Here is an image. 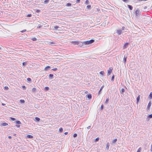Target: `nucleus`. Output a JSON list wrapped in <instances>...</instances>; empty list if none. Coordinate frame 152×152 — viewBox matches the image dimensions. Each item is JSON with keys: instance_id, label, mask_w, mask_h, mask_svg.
<instances>
[{"instance_id": "1", "label": "nucleus", "mask_w": 152, "mask_h": 152, "mask_svg": "<svg viewBox=\"0 0 152 152\" xmlns=\"http://www.w3.org/2000/svg\"><path fill=\"white\" fill-rule=\"evenodd\" d=\"M70 42L74 45H78L80 47H82L83 45L82 42L79 41H71Z\"/></svg>"}, {"instance_id": "2", "label": "nucleus", "mask_w": 152, "mask_h": 152, "mask_svg": "<svg viewBox=\"0 0 152 152\" xmlns=\"http://www.w3.org/2000/svg\"><path fill=\"white\" fill-rule=\"evenodd\" d=\"M94 42V39H91L89 40L85 41L83 42H82V43H83V45L84 44L85 45H88L92 44V43H93Z\"/></svg>"}, {"instance_id": "3", "label": "nucleus", "mask_w": 152, "mask_h": 152, "mask_svg": "<svg viewBox=\"0 0 152 152\" xmlns=\"http://www.w3.org/2000/svg\"><path fill=\"white\" fill-rule=\"evenodd\" d=\"M113 69V68L112 67H110L109 69L107 70V75L109 76L111 74L112 70Z\"/></svg>"}, {"instance_id": "4", "label": "nucleus", "mask_w": 152, "mask_h": 152, "mask_svg": "<svg viewBox=\"0 0 152 152\" xmlns=\"http://www.w3.org/2000/svg\"><path fill=\"white\" fill-rule=\"evenodd\" d=\"M136 15L137 16L140 15V10L137 9L136 10L135 12Z\"/></svg>"}, {"instance_id": "5", "label": "nucleus", "mask_w": 152, "mask_h": 152, "mask_svg": "<svg viewBox=\"0 0 152 152\" xmlns=\"http://www.w3.org/2000/svg\"><path fill=\"white\" fill-rule=\"evenodd\" d=\"M151 101H150L149 102V103L147 107V110H149L150 109V107H151Z\"/></svg>"}, {"instance_id": "6", "label": "nucleus", "mask_w": 152, "mask_h": 152, "mask_svg": "<svg viewBox=\"0 0 152 152\" xmlns=\"http://www.w3.org/2000/svg\"><path fill=\"white\" fill-rule=\"evenodd\" d=\"M127 58V56H126L125 55L124 56V57L123 58V62L125 64L126 63V61Z\"/></svg>"}, {"instance_id": "7", "label": "nucleus", "mask_w": 152, "mask_h": 152, "mask_svg": "<svg viewBox=\"0 0 152 152\" xmlns=\"http://www.w3.org/2000/svg\"><path fill=\"white\" fill-rule=\"evenodd\" d=\"M44 24L43 23L39 24L38 26H37V28H42V27L43 26Z\"/></svg>"}, {"instance_id": "8", "label": "nucleus", "mask_w": 152, "mask_h": 152, "mask_svg": "<svg viewBox=\"0 0 152 152\" xmlns=\"http://www.w3.org/2000/svg\"><path fill=\"white\" fill-rule=\"evenodd\" d=\"M129 45V43H126L124 45L123 48L124 49L126 48L127 47V46Z\"/></svg>"}, {"instance_id": "9", "label": "nucleus", "mask_w": 152, "mask_h": 152, "mask_svg": "<svg viewBox=\"0 0 152 152\" xmlns=\"http://www.w3.org/2000/svg\"><path fill=\"white\" fill-rule=\"evenodd\" d=\"M140 95H139L137 97L136 99L137 103L138 104V103L139 102L140 100Z\"/></svg>"}, {"instance_id": "10", "label": "nucleus", "mask_w": 152, "mask_h": 152, "mask_svg": "<svg viewBox=\"0 0 152 152\" xmlns=\"http://www.w3.org/2000/svg\"><path fill=\"white\" fill-rule=\"evenodd\" d=\"M86 96L87 98L89 99H90L91 98L92 96L90 94H89L86 95Z\"/></svg>"}, {"instance_id": "11", "label": "nucleus", "mask_w": 152, "mask_h": 152, "mask_svg": "<svg viewBox=\"0 0 152 152\" xmlns=\"http://www.w3.org/2000/svg\"><path fill=\"white\" fill-rule=\"evenodd\" d=\"M33 137V136L31 135L28 134L26 136V138L31 139Z\"/></svg>"}, {"instance_id": "12", "label": "nucleus", "mask_w": 152, "mask_h": 152, "mask_svg": "<svg viewBox=\"0 0 152 152\" xmlns=\"http://www.w3.org/2000/svg\"><path fill=\"white\" fill-rule=\"evenodd\" d=\"M49 78L50 79H52L53 78V75L52 74H50L49 75Z\"/></svg>"}, {"instance_id": "13", "label": "nucleus", "mask_w": 152, "mask_h": 152, "mask_svg": "<svg viewBox=\"0 0 152 152\" xmlns=\"http://www.w3.org/2000/svg\"><path fill=\"white\" fill-rule=\"evenodd\" d=\"M50 68L51 67H50V66H47L44 69L45 70H46V71L48 70H49Z\"/></svg>"}, {"instance_id": "14", "label": "nucleus", "mask_w": 152, "mask_h": 152, "mask_svg": "<svg viewBox=\"0 0 152 152\" xmlns=\"http://www.w3.org/2000/svg\"><path fill=\"white\" fill-rule=\"evenodd\" d=\"M128 7L131 10H132L133 9V7L132 6L130 5H127Z\"/></svg>"}, {"instance_id": "15", "label": "nucleus", "mask_w": 152, "mask_h": 152, "mask_svg": "<svg viewBox=\"0 0 152 152\" xmlns=\"http://www.w3.org/2000/svg\"><path fill=\"white\" fill-rule=\"evenodd\" d=\"M32 91L34 93H36L37 91V89L36 88H33L32 89Z\"/></svg>"}, {"instance_id": "16", "label": "nucleus", "mask_w": 152, "mask_h": 152, "mask_svg": "<svg viewBox=\"0 0 152 152\" xmlns=\"http://www.w3.org/2000/svg\"><path fill=\"white\" fill-rule=\"evenodd\" d=\"M8 125V124L7 123H3L1 124V126H6Z\"/></svg>"}, {"instance_id": "17", "label": "nucleus", "mask_w": 152, "mask_h": 152, "mask_svg": "<svg viewBox=\"0 0 152 152\" xmlns=\"http://www.w3.org/2000/svg\"><path fill=\"white\" fill-rule=\"evenodd\" d=\"M110 146V144L109 142H107L106 144V148L108 150L109 149V147Z\"/></svg>"}, {"instance_id": "18", "label": "nucleus", "mask_w": 152, "mask_h": 152, "mask_svg": "<svg viewBox=\"0 0 152 152\" xmlns=\"http://www.w3.org/2000/svg\"><path fill=\"white\" fill-rule=\"evenodd\" d=\"M117 33L118 35H120L122 33V31L121 30H118L117 31Z\"/></svg>"}, {"instance_id": "19", "label": "nucleus", "mask_w": 152, "mask_h": 152, "mask_svg": "<svg viewBox=\"0 0 152 152\" xmlns=\"http://www.w3.org/2000/svg\"><path fill=\"white\" fill-rule=\"evenodd\" d=\"M104 87V86H102L101 87V88L99 92V93H98V94L99 95L101 93V91L102 90V89Z\"/></svg>"}, {"instance_id": "20", "label": "nucleus", "mask_w": 152, "mask_h": 152, "mask_svg": "<svg viewBox=\"0 0 152 152\" xmlns=\"http://www.w3.org/2000/svg\"><path fill=\"white\" fill-rule=\"evenodd\" d=\"M15 123L18 124H21V122L19 121H16L15 122Z\"/></svg>"}, {"instance_id": "21", "label": "nucleus", "mask_w": 152, "mask_h": 152, "mask_svg": "<svg viewBox=\"0 0 152 152\" xmlns=\"http://www.w3.org/2000/svg\"><path fill=\"white\" fill-rule=\"evenodd\" d=\"M35 120L37 122L39 121L40 120V118L38 117H35Z\"/></svg>"}, {"instance_id": "22", "label": "nucleus", "mask_w": 152, "mask_h": 152, "mask_svg": "<svg viewBox=\"0 0 152 152\" xmlns=\"http://www.w3.org/2000/svg\"><path fill=\"white\" fill-rule=\"evenodd\" d=\"M109 99L108 98H107L106 99V101H105L104 103L105 104H108V102L109 101Z\"/></svg>"}, {"instance_id": "23", "label": "nucleus", "mask_w": 152, "mask_h": 152, "mask_svg": "<svg viewBox=\"0 0 152 152\" xmlns=\"http://www.w3.org/2000/svg\"><path fill=\"white\" fill-rule=\"evenodd\" d=\"M34 107L36 108H38L39 107V105L38 104H35L34 105Z\"/></svg>"}, {"instance_id": "24", "label": "nucleus", "mask_w": 152, "mask_h": 152, "mask_svg": "<svg viewBox=\"0 0 152 152\" xmlns=\"http://www.w3.org/2000/svg\"><path fill=\"white\" fill-rule=\"evenodd\" d=\"M49 88L48 87H45L44 88V90L45 91H47L49 90Z\"/></svg>"}, {"instance_id": "25", "label": "nucleus", "mask_w": 152, "mask_h": 152, "mask_svg": "<svg viewBox=\"0 0 152 152\" xmlns=\"http://www.w3.org/2000/svg\"><path fill=\"white\" fill-rule=\"evenodd\" d=\"M71 6L72 4L70 3H67L66 5V7H71Z\"/></svg>"}, {"instance_id": "26", "label": "nucleus", "mask_w": 152, "mask_h": 152, "mask_svg": "<svg viewBox=\"0 0 152 152\" xmlns=\"http://www.w3.org/2000/svg\"><path fill=\"white\" fill-rule=\"evenodd\" d=\"M59 28V27L58 26H55L54 27L53 29H54V30H57V29H58Z\"/></svg>"}, {"instance_id": "27", "label": "nucleus", "mask_w": 152, "mask_h": 152, "mask_svg": "<svg viewBox=\"0 0 152 152\" xmlns=\"http://www.w3.org/2000/svg\"><path fill=\"white\" fill-rule=\"evenodd\" d=\"M148 98L150 99H152V92L150 93L149 96Z\"/></svg>"}, {"instance_id": "28", "label": "nucleus", "mask_w": 152, "mask_h": 152, "mask_svg": "<svg viewBox=\"0 0 152 152\" xmlns=\"http://www.w3.org/2000/svg\"><path fill=\"white\" fill-rule=\"evenodd\" d=\"M49 0H45L44 2V3L45 4H47L49 3Z\"/></svg>"}, {"instance_id": "29", "label": "nucleus", "mask_w": 152, "mask_h": 152, "mask_svg": "<svg viewBox=\"0 0 152 152\" xmlns=\"http://www.w3.org/2000/svg\"><path fill=\"white\" fill-rule=\"evenodd\" d=\"M117 139L116 138L114 140H113L112 141V142L113 143H116V142H117Z\"/></svg>"}, {"instance_id": "30", "label": "nucleus", "mask_w": 152, "mask_h": 152, "mask_svg": "<svg viewBox=\"0 0 152 152\" xmlns=\"http://www.w3.org/2000/svg\"><path fill=\"white\" fill-rule=\"evenodd\" d=\"M27 80V82L29 83H30L31 81V79L30 78H28Z\"/></svg>"}, {"instance_id": "31", "label": "nucleus", "mask_w": 152, "mask_h": 152, "mask_svg": "<svg viewBox=\"0 0 152 152\" xmlns=\"http://www.w3.org/2000/svg\"><path fill=\"white\" fill-rule=\"evenodd\" d=\"M124 91H125V89L124 88H122L121 89V94H123V93Z\"/></svg>"}, {"instance_id": "32", "label": "nucleus", "mask_w": 152, "mask_h": 152, "mask_svg": "<svg viewBox=\"0 0 152 152\" xmlns=\"http://www.w3.org/2000/svg\"><path fill=\"white\" fill-rule=\"evenodd\" d=\"M86 8L88 9H91V5H88L87 6Z\"/></svg>"}, {"instance_id": "33", "label": "nucleus", "mask_w": 152, "mask_h": 152, "mask_svg": "<svg viewBox=\"0 0 152 152\" xmlns=\"http://www.w3.org/2000/svg\"><path fill=\"white\" fill-rule=\"evenodd\" d=\"M115 76L113 75L112 77L111 80L112 81H113L114 79Z\"/></svg>"}, {"instance_id": "34", "label": "nucleus", "mask_w": 152, "mask_h": 152, "mask_svg": "<svg viewBox=\"0 0 152 152\" xmlns=\"http://www.w3.org/2000/svg\"><path fill=\"white\" fill-rule=\"evenodd\" d=\"M99 73L102 75H104V72L103 71H101Z\"/></svg>"}, {"instance_id": "35", "label": "nucleus", "mask_w": 152, "mask_h": 152, "mask_svg": "<svg viewBox=\"0 0 152 152\" xmlns=\"http://www.w3.org/2000/svg\"><path fill=\"white\" fill-rule=\"evenodd\" d=\"M63 129L62 127H61L59 129V132L60 133H61L63 132Z\"/></svg>"}, {"instance_id": "36", "label": "nucleus", "mask_w": 152, "mask_h": 152, "mask_svg": "<svg viewBox=\"0 0 152 152\" xmlns=\"http://www.w3.org/2000/svg\"><path fill=\"white\" fill-rule=\"evenodd\" d=\"M20 102L21 103H25V101L23 99H20Z\"/></svg>"}, {"instance_id": "37", "label": "nucleus", "mask_w": 152, "mask_h": 152, "mask_svg": "<svg viewBox=\"0 0 152 152\" xmlns=\"http://www.w3.org/2000/svg\"><path fill=\"white\" fill-rule=\"evenodd\" d=\"M31 39L33 41H36L37 40V38L35 37L32 38Z\"/></svg>"}, {"instance_id": "38", "label": "nucleus", "mask_w": 152, "mask_h": 152, "mask_svg": "<svg viewBox=\"0 0 152 152\" xmlns=\"http://www.w3.org/2000/svg\"><path fill=\"white\" fill-rule=\"evenodd\" d=\"M23 65L24 66H26L27 65V63L26 62H23L22 63Z\"/></svg>"}, {"instance_id": "39", "label": "nucleus", "mask_w": 152, "mask_h": 152, "mask_svg": "<svg viewBox=\"0 0 152 152\" xmlns=\"http://www.w3.org/2000/svg\"><path fill=\"white\" fill-rule=\"evenodd\" d=\"M85 4H89V2L88 0H86L85 2Z\"/></svg>"}, {"instance_id": "40", "label": "nucleus", "mask_w": 152, "mask_h": 152, "mask_svg": "<svg viewBox=\"0 0 152 152\" xmlns=\"http://www.w3.org/2000/svg\"><path fill=\"white\" fill-rule=\"evenodd\" d=\"M148 118H152V113L151 114L149 115H148Z\"/></svg>"}, {"instance_id": "41", "label": "nucleus", "mask_w": 152, "mask_h": 152, "mask_svg": "<svg viewBox=\"0 0 152 152\" xmlns=\"http://www.w3.org/2000/svg\"><path fill=\"white\" fill-rule=\"evenodd\" d=\"M22 87L23 89V90H25L26 89V87L25 86H22Z\"/></svg>"}, {"instance_id": "42", "label": "nucleus", "mask_w": 152, "mask_h": 152, "mask_svg": "<svg viewBox=\"0 0 152 152\" xmlns=\"http://www.w3.org/2000/svg\"><path fill=\"white\" fill-rule=\"evenodd\" d=\"M104 108V105L103 104H102L101 106L100 109L101 110H103Z\"/></svg>"}, {"instance_id": "43", "label": "nucleus", "mask_w": 152, "mask_h": 152, "mask_svg": "<svg viewBox=\"0 0 152 152\" xmlns=\"http://www.w3.org/2000/svg\"><path fill=\"white\" fill-rule=\"evenodd\" d=\"M4 90H7L9 89V88L7 86H5L4 87Z\"/></svg>"}, {"instance_id": "44", "label": "nucleus", "mask_w": 152, "mask_h": 152, "mask_svg": "<svg viewBox=\"0 0 152 152\" xmlns=\"http://www.w3.org/2000/svg\"><path fill=\"white\" fill-rule=\"evenodd\" d=\"M10 119L12 121H14L15 120V118H12V117H10Z\"/></svg>"}, {"instance_id": "45", "label": "nucleus", "mask_w": 152, "mask_h": 152, "mask_svg": "<svg viewBox=\"0 0 152 152\" xmlns=\"http://www.w3.org/2000/svg\"><path fill=\"white\" fill-rule=\"evenodd\" d=\"M32 15L31 14H28L27 15V17H31V16Z\"/></svg>"}, {"instance_id": "46", "label": "nucleus", "mask_w": 152, "mask_h": 152, "mask_svg": "<svg viewBox=\"0 0 152 152\" xmlns=\"http://www.w3.org/2000/svg\"><path fill=\"white\" fill-rule=\"evenodd\" d=\"M77 134H76V133H75L73 135V137H77Z\"/></svg>"}, {"instance_id": "47", "label": "nucleus", "mask_w": 152, "mask_h": 152, "mask_svg": "<svg viewBox=\"0 0 152 152\" xmlns=\"http://www.w3.org/2000/svg\"><path fill=\"white\" fill-rule=\"evenodd\" d=\"M99 137H97L95 139V141L96 142H97L99 140Z\"/></svg>"}, {"instance_id": "48", "label": "nucleus", "mask_w": 152, "mask_h": 152, "mask_svg": "<svg viewBox=\"0 0 152 152\" xmlns=\"http://www.w3.org/2000/svg\"><path fill=\"white\" fill-rule=\"evenodd\" d=\"M80 0H76V3H79L80 2Z\"/></svg>"}, {"instance_id": "49", "label": "nucleus", "mask_w": 152, "mask_h": 152, "mask_svg": "<svg viewBox=\"0 0 152 152\" xmlns=\"http://www.w3.org/2000/svg\"><path fill=\"white\" fill-rule=\"evenodd\" d=\"M57 69L56 68L53 69H52V70L55 71Z\"/></svg>"}, {"instance_id": "50", "label": "nucleus", "mask_w": 152, "mask_h": 152, "mask_svg": "<svg viewBox=\"0 0 152 152\" xmlns=\"http://www.w3.org/2000/svg\"><path fill=\"white\" fill-rule=\"evenodd\" d=\"M50 44H54L55 43L51 41L50 42Z\"/></svg>"}, {"instance_id": "51", "label": "nucleus", "mask_w": 152, "mask_h": 152, "mask_svg": "<svg viewBox=\"0 0 152 152\" xmlns=\"http://www.w3.org/2000/svg\"><path fill=\"white\" fill-rule=\"evenodd\" d=\"M26 31V29H24V30H23L22 31H21L20 32L22 33H23V32H24L25 31Z\"/></svg>"}, {"instance_id": "52", "label": "nucleus", "mask_w": 152, "mask_h": 152, "mask_svg": "<svg viewBox=\"0 0 152 152\" xmlns=\"http://www.w3.org/2000/svg\"><path fill=\"white\" fill-rule=\"evenodd\" d=\"M122 0L124 2L127 3L128 0Z\"/></svg>"}, {"instance_id": "53", "label": "nucleus", "mask_w": 152, "mask_h": 152, "mask_svg": "<svg viewBox=\"0 0 152 152\" xmlns=\"http://www.w3.org/2000/svg\"><path fill=\"white\" fill-rule=\"evenodd\" d=\"M16 126L17 127H18V128H19V127H20V125H19V124H17V125H16Z\"/></svg>"}, {"instance_id": "54", "label": "nucleus", "mask_w": 152, "mask_h": 152, "mask_svg": "<svg viewBox=\"0 0 152 152\" xmlns=\"http://www.w3.org/2000/svg\"><path fill=\"white\" fill-rule=\"evenodd\" d=\"M141 148H139V149L137 151V152H140V149Z\"/></svg>"}, {"instance_id": "55", "label": "nucleus", "mask_w": 152, "mask_h": 152, "mask_svg": "<svg viewBox=\"0 0 152 152\" xmlns=\"http://www.w3.org/2000/svg\"><path fill=\"white\" fill-rule=\"evenodd\" d=\"M40 12V10H37L36 11V12Z\"/></svg>"}, {"instance_id": "56", "label": "nucleus", "mask_w": 152, "mask_h": 152, "mask_svg": "<svg viewBox=\"0 0 152 152\" xmlns=\"http://www.w3.org/2000/svg\"><path fill=\"white\" fill-rule=\"evenodd\" d=\"M64 134L65 135H66L68 134V132H65Z\"/></svg>"}, {"instance_id": "57", "label": "nucleus", "mask_w": 152, "mask_h": 152, "mask_svg": "<svg viewBox=\"0 0 152 152\" xmlns=\"http://www.w3.org/2000/svg\"><path fill=\"white\" fill-rule=\"evenodd\" d=\"M147 6H145L144 7V9H147Z\"/></svg>"}, {"instance_id": "58", "label": "nucleus", "mask_w": 152, "mask_h": 152, "mask_svg": "<svg viewBox=\"0 0 152 152\" xmlns=\"http://www.w3.org/2000/svg\"><path fill=\"white\" fill-rule=\"evenodd\" d=\"M8 138L9 139H11L12 138V137L11 136H8Z\"/></svg>"}, {"instance_id": "59", "label": "nucleus", "mask_w": 152, "mask_h": 152, "mask_svg": "<svg viewBox=\"0 0 152 152\" xmlns=\"http://www.w3.org/2000/svg\"><path fill=\"white\" fill-rule=\"evenodd\" d=\"M91 126H88V127H87V129H90V128H91Z\"/></svg>"}, {"instance_id": "60", "label": "nucleus", "mask_w": 152, "mask_h": 152, "mask_svg": "<svg viewBox=\"0 0 152 152\" xmlns=\"http://www.w3.org/2000/svg\"><path fill=\"white\" fill-rule=\"evenodd\" d=\"M151 151H152V145H151Z\"/></svg>"}, {"instance_id": "61", "label": "nucleus", "mask_w": 152, "mask_h": 152, "mask_svg": "<svg viewBox=\"0 0 152 152\" xmlns=\"http://www.w3.org/2000/svg\"><path fill=\"white\" fill-rule=\"evenodd\" d=\"M2 105H3V106H4L5 105V104H4V103H2Z\"/></svg>"}, {"instance_id": "62", "label": "nucleus", "mask_w": 152, "mask_h": 152, "mask_svg": "<svg viewBox=\"0 0 152 152\" xmlns=\"http://www.w3.org/2000/svg\"><path fill=\"white\" fill-rule=\"evenodd\" d=\"M124 27H122V29L123 30H124Z\"/></svg>"}]
</instances>
